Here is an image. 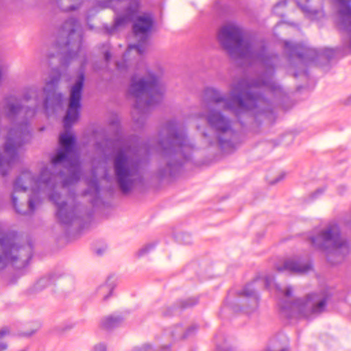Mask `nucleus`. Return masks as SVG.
Instances as JSON below:
<instances>
[{
	"mask_svg": "<svg viewBox=\"0 0 351 351\" xmlns=\"http://www.w3.org/2000/svg\"><path fill=\"white\" fill-rule=\"evenodd\" d=\"M217 37L231 58L258 63L264 72L256 79L244 77L231 84L228 95L213 87L205 88L203 103L221 106L238 117L243 114H251L256 119L259 116L269 117L273 113L272 104L261 90L269 92L276 98L285 95L282 88L273 80L275 69L280 63L279 56L267 50L264 40L244 38L242 29L234 23L221 27Z\"/></svg>",
	"mask_w": 351,
	"mask_h": 351,
	"instance_id": "obj_1",
	"label": "nucleus"
},
{
	"mask_svg": "<svg viewBox=\"0 0 351 351\" xmlns=\"http://www.w3.org/2000/svg\"><path fill=\"white\" fill-rule=\"evenodd\" d=\"M59 144L60 147L51 158L50 169L43 168L37 178L29 171H24L15 179L11 199L17 213L30 215L41 204V195H46L56 205L58 222L68 226L80 217V206L73 198H63L54 189L58 178L64 187L77 182L82 169L78 160L70 159L75 149L74 136L66 132L60 134Z\"/></svg>",
	"mask_w": 351,
	"mask_h": 351,
	"instance_id": "obj_2",
	"label": "nucleus"
},
{
	"mask_svg": "<svg viewBox=\"0 0 351 351\" xmlns=\"http://www.w3.org/2000/svg\"><path fill=\"white\" fill-rule=\"evenodd\" d=\"M30 138L29 130H10L0 153V175L5 176L18 160L19 148ZM33 246L29 242L21 244V239L14 232L0 234V269L8 263L19 262V267H25L32 258Z\"/></svg>",
	"mask_w": 351,
	"mask_h": 351,
	"instance_id": "obj_3",
	"label": "nucleus"
},
{
	"mask_svg": "<svg viewBox=\"0 0 351 351\" xmlns=\"http://www.w3.org/2000/svg\"><path fill=\"white\" fill-rule=\"evenodd\" d=\"M61 34L66 37L64 47L65 50L62 52L61 65L66 67L72 60L82 57L80 73L75 83L71 88L69 106L63 119L64 127L67 130L78 119L80 115L86 58L82 48V32L77 20L73 18L66 20L62 26Z\"/></svg>",
	"mask_w": 351,
	"mask_h": 351,
	"instance_id": "obj_4",
	"label": "nucleus"
},
{
	"mask_svg": "<svg viewBox=\"0 0 351 351\" xmlns=\"http://www.w3.org/2000/svg\"><path fill=\"white\" fill-rule=\"evenodd\" d=\"M155 149L166 164L158 171L159 176L165 178L176 175L184 163L191 159L195 147L187 138L183 125L170 120L160 130Z\"/></svg>",
	"mask_w": 351,
	"mask_h": 351,
	"instance_id": "obj_5",
	"label": "nucleus"
},
{
	"mask_svg": "<svg viewBox=\"0 0 351 351\" xmlns=\"http://www.w3.org/2000/svg\"><path fill=\"white\" fill-rule=\"evenodd\" d=\"M129 92L135 98L132 118L142 125L150 110L162 101L165 87L160 77L149 71L146 77L138 80L136 76L132 77Z\"/></svg>",
	"mask_w": 351,
	"mask_h": 351,
	"instance_id": "obj_6",
	"label": "nucleus"
},
{
	"mask_svg": "<svg viewBox=\"0 0 351 351\" xmlns=\"http://www.w3.org/2000/svg\"><path fill=\"white\" fill-rule=\"evenodd\" d=\"M138 150L125 141L112 155V168L115 181L123 194H128L138 184L143 182L141 171V160L136 156Z\"/></svg>",
	"mask_w": 351,
	"mask_h": 351,
	"instance_id": "obj_7",
	"label": "nucleus"
},
{
	"mask_svg": "<svg viewBox=\"0 0 351 351\" xmlns=\"http://www.w3.org/2000/svg\"><path fill=\"white\" fill-rule=\"evenodd\" d=\"M285 51L288 56L290 68L296 69L293 75L298 77L302 73L307 75L306 66L311 63H317L319 60L330 61L336 51L333 49L324 48L317 50L310 48L303 44L292 43L289 41L284 43Z\"/></svg>",
	"mask_w": 351,
	"mask_h": 351,
	"instance_id": "obj_8",
	"label": "nucleus"
},
{
	"mask_svg": "<svg viewBox=\"0 0 351 351\" xmlns=\"http://www.w3.org/2000/svg\"><path fill=\"white\" fill-rule=\"evenodd\" d=\"M208 126L215 132L216 143L225 153L235 150L241 143L239 134L232 128V121L221 110L209 108L204 114Z\"/></svg>",
	"mask_w": 351,
	"mask_h": 351,
	"instance_id": "obj_9",
	"label": "nucleus"
},
{
	"mask_svg": "<svg viewBox=\"0 0 351 351\" xmlns=\"http://www.w3.org/2000/svg\"><path fill=\"white\" fill-rule=\"evenodd\" d=\"M310 239L315 247L327 253L328 260L332 264L340 262L349 252L348 242L341 237L339 228L335 223H329Z\"/></svg>",
	"mask_w": 351,
	"mask_h": 351,
	"instance_id": "obj_10",
	"label": "nucleus"
},
{
	"mask_svg": "<svg viewBox=\"0 0 351 351\" xmlns=\"http://www.w3.org/2000/svg\"><path fill=\"white\" fill-rule=\"evenodd\" d=\"M111 8L114 10L116 16L114 24L107 29L109 34H112L120 27H124L126 24L133 20L139 8L138 0H130L126 2L124 0H101L96 3V5L90 9L87 13V19L94 16L100 10Z\"/></svg>",
	"mask_w": 351,
	"mask_h": 351,
	"instance_id": "obj_11",
	"label": "nucleus"
},
{
	"mask_svg": "<svg viewBox=\"0 0 351 351\" xmlns=\"http://www.w3.org/2000/svg\"><path fill=\"white\" fill-rule=\"evenodd\" d=\"M329 295L326 291L308 294L305 299H298L289 306L291 311L310 317L324 311Z\"/></svg>",
	"mask_w": 351,
	"mask_h": 351,
	"instance_id": "obj_12",
	"label": "nucleus"
},
{
	"mask_svg": "<svg viewBox=\"0 0 351 351\" xmlns=\"http://www.w3.org/2000/svg\"><path fill=\"white\" fill-rule=\"evenodd\" d=\"M153 24L154 19L150 14H144L136 18L133 24L132 29L136 36H141V40L137 44L130 45L127 52L135 49L138 55L144 53L148 34L153 27Z\"/></svg>",
	"mask_w": 351,
	"mask_h": 351,
	"instance_id": "obj_13",
	"label": "nucleus"
},
{
	"mask_svg": "<svg viewBox=\"0 0 351 351\" xmlns=\"http://www.w3.org/2000/svg\"><path fill=\"white\" fill-rule=\"evenodd\" d=\"M338 5L339 26L346 36L343 44L351 51V0H334Z\"/></svg>",
	"mask_w": 351,
	"mask_h": 351,
	"instance_id": "obj_14",
	"label": "nucleus"
},
{
	"mask_svg": "<svg viewBox=\"0 0 351 351\" xmlns=\"http://www.w3.org/2000/svg\"><path fill=\"white\" fill-rule=\"evenodd\" d=\"M53 75L50 77V80L46 83V86L43 88L45 95L43 106L46 110L51 107L60 106L63 99L62 94L56 92L61 77L60 72L58 70H53Z\"/></svg>",
	"mask_w": 351,
	"mask_h": 351,
	"instance_id": "obj_15",
	"label": "nucleus"
},
{
	"mask_svg": "<svg viewBox=\"0 0 351 351\" xmlns=\"http://www.w3.org/2000/svg\"><path fill=\"white\" fill-rule=\"evenodd\" d=\"M278 271H288L294 274H304L312 269L311 261L308 256H294L286 259L282 265L276 267Z\"/></svg>",
	"mask_w": 351,
	"mask_h": 351,
	"instance_id": "obj_16",
	"label": "nucleus"
},
{
	"mask_svg": "<svg viewBox=\"0 0 351 351\" xmlns=\"http://www.w3.org/2000/svg\"><path fill=\"white\" fill-rule=\"evenodd\" d=\"M239 295L243 298L241 309L245 313L250 314L256 311L258 306L259 297L254 290L252 284L247 285L239 293Z\"/></svg>",
	"mask_w": 351,
	"mask_h": 351,
	"instance_id": "obj_17",
	"label": "nucleus"
},
{
	"mask_svg": "<svg viewBox=\"0 0 351 351\" xmlns=\"http://www.w3.org/2000/svg\"><path fill=\"white\" fill-rule=\"evenodd\" d=\"M197 330V326L193 325L184 330L182 326L176 325L165 330V335L174 340H180L193 335Z\"/></svg>",
	"mask_w": 351,
	"mask_h": 351,
	"instance_id": "obj_18",
	"label": "nucleus"
},
{
	"mask_svg": "<svg viewBox=\"0 0 351 351\" xmlns=\"http://www.w3.org/2000/svg\"><path fill=\"white\" fill-rule=\"evenodd\" d=\"M123 320V317L120 315H110L101 319L100 326L103 329L112 330L121 326Z\"/></svg>",
	"mask_w": 351,
	"mask_h": 351,
	"instance_id": "obj_19",
	"label": "nucleus"
},
{
	"mask_svg": "<svg viewBox=\"0 0 351 351\" xmlns=\"http://www.w3.org/2000/svg\"><path fill=\"white\" fill-rule=\"evenodd\" d=\"M83 0H56L60 9L64 12L74 11L79 9Z\"/></svg>",
	"mask_w": 351,
	"mask_h": 351,
	"instance_id": "obj_20",
	"label": "nucleus"
},
{
	"mask_svg": "<svg viewBox=\"0 0 351 351\" xmlns=\"http://www.w3.org/2000/svg\"><path fill=\"white\" fill-rule=\"evenodd\" d=\"M309 0H297V3L305 15L309 18L314 19L320 11L308 5Z\"/></svg>",
	"mask_w": 351,
	"mask_h": 351,
	"instance_id": "obj_21",
	"label": "nucleus"
},
{
	"mask_svg": "<svg viewBox=\"0 0 351 351\" xmlns=\"http://www.w3.org/2000/svg\"><path fill=\"white\" fill-rule=\"evenodd\" d=\"M55 280L52 276H46L40 278L34 285V291H40L46 287L51 285Z\"/></svg>",
	"mask_w": 351,
	"mask_h": 351,
	"instance_id": "obj_22",
	"label": "nucleus"
},
{
	"mask_svg": "<svg viewBox=\"0 0 351 351\" xmlns=\"http://www.w3.org/2000/svg\"><path fill=\"white\" fill-rule=\"evenodd\" d=\"M113 290V287L111 284L107 282L105 285H101L97 290L98 295L101 296L104 300L110 295Z\"/></svg>",
	"mask_w": 351,
	"mask_h": 351,
	"instance_id": "obj_23",
	"label": "nucleus"
},
{
	"mask_svg": "<svg viewBox=\"0 0 351 351\" xmlns=\"http://www.w3.org/2000/svg\"><path fill=\"white\" fill-rule=\"evenodd\" d=\"M88 187H89V189L86 191H85V194H88L89 193V191L90 190H92L93 192L96 194V195H98L99 193V182L97 181V180L96 178H94L91 180H90L88 183Z\"/></svg>",
	"mask_w": 351,
	"mask_h": 351,
	"instance_id": "obj_24",
	"label": "nucleus"
},
{
	"mask_svg": "<svg viewBox=\"0 0 351 351\" xmlns=\"http://www.w3.org/2000/svg\"><path fill=\"white\" fill-rule=\"evenodd\" d=\"M197 302L198 300L196 298H190L180 302V308L182 309L187 308L193 306L197 304Z\"/></svg>",
	"mask_w": 351,
	"mask_h": 351,
	"instance_id": "obj_25",
	"label": "nucleus"
},
{
	"mask_svg": "<svg viewBox=\"0 0 351 351\" xmlns=\"http://www.w3.org/2000/svg\"><path fill=\"white\" fill-rule=\"evenodd\" d=\"M155 246L156 245L154 243L147 244L136 252V256L138 257H142L147 254L149 252L154 249Z\"/></svg>",
	"mask_w": 351,
	"mask_h": 351,
	"instance_id": "obj_26",
	"label": "nucleus"
},
{
	"mask_svg": "<svg viewBox=\"0 0 351 351\" xmlns=\"http://www.w3.org/2000/svg\"><path fill=\"white\" fill-rule=\"evenodd\" d=\"M9 331L7 328H2L0 330V351L7 349V343L4 341V337L8 334Z\"/></svg>",
	"mask_w": 351,
	"mask_h": 351,
	"instance_id": "obj_27",
	"label": "nucleus"
},
{
	"mask_svg": "<svg viewBox=\"0 0 351 351\" xmlns=\"http://www.w3.org/2000/svg\"><path fill=\"white\" fill-rule=\"evenodd\" d=\"M287 5V1H281L278 2L273 8V12L275 14L279 15V16H283V12H280L279 9L280 8H285Z\"/></svg>",
	"mask_w": 351,
	"mask_h": 351,
	"instance_id": "obj_28",
	"label": "nucleus"
},
{
	"mask_svg": "<svg viewBox=\"0 0 351 351\" xmlns=\"http://www.w3.org/2000/svg\"><path fill=\"white\" fill-rule=\"evenodd\" d=\"M276 289L281 292L286 298H290L292 295L293 289L291 286L286 287L285 290L282 289L278 285H276Z\"/></svg>",
	"mask_w": 351,
	"mask_h": 351,
	"instance_id": "obj_29",
	"label": "nucleus"
},
{
	"mask_svg": "<svg viewBox=\"0 0 351 351\" xmlns=\"http://www.w3.org/2000/svg\"><path fill=\"white\" fill-rule=\"evenodd\" d=\"M133 351H154V350L149 344H144L141 346L134 348Z\"/></svg>",
	"mask_w": 351,
	"mask_h": 351,
	"instance_id": "obj_30",
	"label": "nucleus"
},
{
	"mask_svg": "<svg viewBox=\"0 0 351 351\" xmlns=\"http://www.w3.org/2000/svg\"><path fill=\"white\" fill-rule=\"evenodd\" d=\"M36 93V89L31 88L28 90V91L23 95V99L25 101H29L32 96Z\"/></svg>",
	"mask_w": 351,
	"mask_h": 351,
	"instance_id": "obj_31",
	"label": "nucleus"
},
{
	"mask_svg": "<svg viewBox=\"0 0 351 351\" xmlns=\"http://www.w3.org/2000/svg\"><path fill=\"white\" fill-rule=\"evenodd\" d=\"M274 281L273 276H266L265 278V285L267 288L269 287Z\"/></svg>",
	"mask_w": 351,
	"mask_h": 351,
	"instance_id": "obj_32",
	"label": "nucleus"
},
{
	"mask_svg": "<svg viewBox=\"0 0 351 351\" xmlns=\"http://www.w3.org/2000/svg\"><path fill=\"white\" fill-rule=\"evenodd\" d=\"M106 347L103 343L97 344L93 348V351H106Z\"/></svg>",
	"mask_w": 351,
	"mask_h": 351,
	"instance_id": "obj_33",
	"label": "nucleus"
},
{
	"mask_svg": "<svg viewBox=\"0 0 351 351\" xmlns=\"http://www.w3.org/2000/svg\"><path fill=\"white\" fill-rule=\"evenodd\" d=\"M176 311L177 310L176 309L175 307H169V308H168L167 311L164 313V315L165 316L175 315L176 313Z\"/></svg>",
	"mask_w": 351,
	"mask_h": 351,
	"instance_id": "obj_34",
	"label": "nucleus"
},
{
	"mask_svg": "<svg viewBox=\"0 0 351 351\" xmlns=\"http://www.w3.org/2000/svg\"><path fill=\"white\" fill-rule=\"evenodd\" d=\"M215 340H216V343H217V350H219V351H223V348L219 345V339L218 335H217L215 336Z\"/></svg>",
	"mask_w": 351,
	"mask_h": 351,
	"instance_id": "obj_35",
	"label": "nucleus"
},
{
	"mask_svg": "<svg viewBox=\"0 0 351 351\" xmlns=\"http://www.w3.org/2000/svg\"><path fill=\"white\" fill-rule=\"evenodd\" d=\"M204 135V138L205 139V141H206V143L208 145H212L214 144V142L211 141L207 136V134L206 133H204L203 134Z\"/></svg>",
	"mask_w": 351,
	"mask_h": 351,
	"instance_id": "obj_36",
	"label": "nucleus"
},
{
	"mask_svg": "<svg viewBox=\"0 0 351 351\" xmlns=\"http://www.w3.org/2000/svg\"><path fill=\"white\" fill-rule=\"evenodd\" d=\"M116 66L118 70H123L125 68V62H117Z\"/></svg>",
	"mask_w": 351,
	"mask_h": 351,
	"instance_id": "obj_37",
	"label": "nucleus"
},
{
	"mask_svg": "<svg viewBox=\"0 0 351 351\" xmlns=\"http://www.w3.org/2000/svg\"><path fill=\"white\" fill-rule=\"evenodd\" d=\"M323 192H324L323 189H319L313 194V197H317L318 196V195L322 194Z\"/></svg>",
	"mask_w": 351,
	"mask_h": 351,
	"instance_id": "obj_38",
	"label": "nucleus"
},
{
	"mask_svg": "<svg viewBox=\"0 0 351 351\" xmlns=\"http://www.w3.org/2000/svg\"><path fill=\"white\" fill-rule=\"evenodd\" d=\"M104 58L106 62H108L111 58V54L109 51H106L104 53Z\"/></svg>",
	"mask_w": 351,
	"mask_h": 351,
	"instance_id": "obj_39",
	"label": "nucleus"
},
{
	"mask_svg": "<svg viewBox=\"0 0 351 351\" xmlns=\"http://www.w3.org/2000/svg\"><path fill=\"white\" fill-rule=\"evenodd\" d=\"M283 177H284V175H282V176L278 177L275 180L272 181L271 182V184H274L277 183L278 182H279L281 180H282Z\"/></svg>",
	"mask_w": 351,
	"mask_h": 351,
	"instance_id": "obj_40",
	"label": "nucleus"
},
{
	"mask_svg": "<svg viewBox=\"0 0 351 351\" xmlns=\"http://www.w3.org/2000/svg\"><path fill=\"white\" fill-rule=\"evenodd\" d=\"M169 346H165L159 351H169Z\"/></svg>",
	"mask_w": 351,
	"mask_h": 351,
	"instance_id": "obj_41",
	"label": "nucleus"
},
{
	"mask_svg": "<svg viewBox=\"0 0 351 351\" xmlns=\"http://www.w3.org/2000/svg\"><path fill=\"white\" fill-rule=\"evenodd\" d=\"M145 150L146 152H149L151 149H152V147H150L149 145H145Z\"/></svg>",
	"mask_w": 351,
	"mask_h": 351,
	"instance_id": "obj_42",
	"label": "nucleus"
},
{
	"mask_svg": "<svg viewBox=\"0 0 351 351\" xmlns=\"http://www.w3.org/2000/svg\"><path fill=\"white\" fill-rule=\"evenodd\" d=\"M1 77H2V73H1V71L0 70V80H1Z\"/></svg>",
	"mask_w": 351,
	"mask_h": 351,
	"instance_id": "obj_43",
	"label": "nucleus"
},
{
	"mask_svg": "<svg viewBox=\"0 0 351 351\" xmlns=\"http://www.w3.org/2000/svg\"><path fill=\"white\" fill-rule=\"evenodd\" d=\"M349 99V100H350V101H351V97H349V99Z\"/></svg>",
	"mask_w": 351,
	"mask_h": 351,
	"instance_id": "obj_44",
	"label": "nucleus"
}]
</instances>
